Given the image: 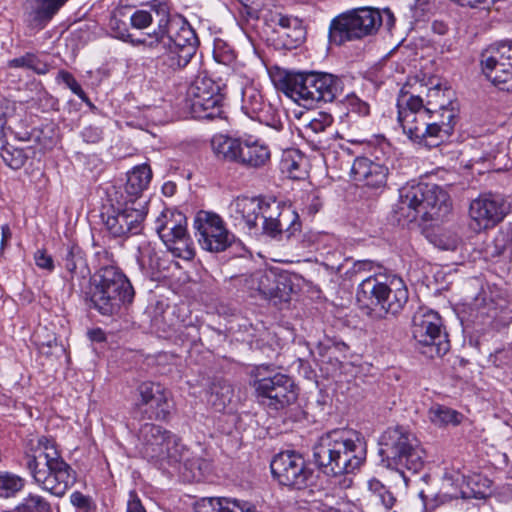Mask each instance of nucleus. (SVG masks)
I'll list each match as a JSON object with an SVG mask.
<instances>
[{"mask_svg":"<svg viewBox=\"0 0 512 512\" xmlns=\"http://www.w3.org/2000/svg\"><path fill=\"white\" fill-rule=\"evenodd\" d=\"M214 57L218 62H226L233 58L232 55H227V56L221 57L217 48H215V50H214Z\"/></svg>","mask_w":512,"mask_h":512,"instance_id":"nucleus-60","label":"nucleus"},{"mask_svg":"<svg viewBox=\"0 0 512 512\" xmlns=\"http://www.w3.org/2000/svg\"><path fill=\"white\" fill-rule=\"evenodd\" d=\"M281 167L291 179H301L306 174L305 159L295 150L284 153Z\"/></svg>","mask_w":512,"mask_h":512,"instance_id":"nucleus-38","label":"nucleus"},{"mask_svg":"<svg viewBox=\"0 0 512 512\" xmlns=\"http://www.w3.org/2000/svg\"><path fill=\"white\" fill-rule=\"evenodd\" d=\"M228 213L235 226L278 240H289L301 231L298 213L274 198L237 197L228 206Z\"/></svg>","mask_w":512,"mask_h":512,"instance_id":"nucleus-1","label":"nucleus"},{"mask_svg":"<svg viewBox=\"0 0 512 512\" xmlns=\"http://www.w3.org/2000/svg\"><path fill=\"white\" fill-rule=\"evenodd\" d=\"M180 14H172L170 6L162 0H152L142 8L135 10L130 16L131 26L142 30L155 23L156 28L148 34L149 41L156 40L171 27L172 21L181 18Z\"/></svg>","mask_w":512,"mask_h":512,"instance_id":"nucleus-21","label":"nucleus"},{"mask_svg":"<svg viewBox=\"0 0 512 512\" xmlns=\"http://www.w3.org/2000/svg\"><path fill=\"white\" fill-rule=\"evenodd\" d=\"M353 179L363 186L382 191L387 184L389 169L367 157H357L351 167Z\"/></svg>","mask_w":512,"mask_h":512,"instance_id":"nucleus-25","label":"nucleus"},{"mask_svg":"<svg viewBox=\"0 0 512 512\" xmlns=\"http://www.w3.org/2000/svg\"><path fill=\"white\" fill-rule=\"evenodd\" d=\"M12 237L10 227L5 224L1 226V249H4Z\"/></svg>","mask_w":512,"mask_h":512,"instance_id":"nucleus-56","label":"nucleus"},{"mask_svg":"<svg viewBox=\"0 0 512 512\" xmlns=\"http://www.w3.org/2000/svg\"><path fill=\"white\" fill-rule=\"evenodd\" d=\"M457 244H458V239H457V238H453V239L449 242V244H447V245L443 246V248H444V249H446V250H454V249H456Z\"/></svg>","mask_w":512,"mask_h":512,"instance_id":"nucleus-62","label":"nucleus"},{"mask_svg":"<svg viewBox=\"0 0 512 512\" xmlns=\"http://www.w3.org/2000/svg\"><path fill=\"white\" fill-rule=\"evenodd\" d=\"M487 493L484 490H474L470 487V483L467 484L466 489L461 490V498L463 499H484L486 498Z\"/></svg>","mask_w":512,"mask_h":512,"instance_id":"nucleus-55","label":"nucleus"},{"mask_svg":"<svg viewBox=\"0 0 512 512\" xmlns=\"http://www.w3.org/2000/svg\"><path fill=\"white\" fill-rule=\"evenodd\" d=\"M276 86L294 102L303 106L332 102L343 92V81L340 77L314 71H285L279 75Z\"/></svg>","mask_w":512,"mask_h":512,"instance_id":"nucleus-7","label":"nucleus"},{"mask_svg":"<svg viewBox=\"0 0 512 512\" xmlns=\"http://www.w3.org/2000/svg\"><path fill=\"white\" fill-rule=\"evenodd\" d=\"M70 502L77 512H96L97 506L90 496L75 491L70 495Z\"/></svg>","mask_w":512,"mask_h":512,"instance_id":"nucleus-47","label":"nucleus"},{"mask_svg":"<svg viewBox=\"0 0 512 512\" xmlns=\"http://www.w3.org/2000/svg\"><path fill=\"white\" fill-rule=\"evenodd\" d=\"M448 200V194L438 185L412 181L399 189L397 212L409 222L418 217L433 220L449 211Z\"/></svg>","mask_w":512,"mask_h":512,"instance_id":"nucleus-9","label":"nucleus"},{"mask_svg":"<svg viewBox=\"0 0 512 512\" xmlns=\"http://www.w3.org/2000/svg\"><path fill=\"white\" fill-rule=\"evenodd\" d=\"M126 512H147L134 491L129 494Z\"/></svg>","mask_w":512,"mask_h":512,"instance_id":"nucleus-54","label":"nucleus"},{"mask_svg":"<svg viewBox=\"0 0 512 512\" xmlns=\"http://www.w3.org/2000/svg\"><path fill=\"white\" fill-rule=\"evenodd\" d=\"M344 105L346 106L349 114H354L357 117L366 118L371 114L370 104L358 97L355 93L346 95Z\"/></svg>","mask_w":512,"mask_h":512,"instance_id":"nucleus-44","label":"nucleus"},{"mask_svg":"<svg viewBox=\"0 0 512 512\" xmlns=\"http://www.w3.org/2000/svg\"><path fill=\"white\" fill-rule=\"evenodd\" d=\"M348 346L341 340L325 336L317 344V350L320 356H328L329 359L336 357V352L344 353Z\"/></svg>","mask_w":512,"mask_h":512,"instance_id":"nucleus-43","label":"nucleus"},{"mask_svg":"<svg viewBox=\"0 0 512 512\" xmlns=\"http://www.w3.org/2000/svg\"><path fill=\"white\" fill-rule=\"evenodd\" d=\"M363 272H382L381 271V267L376 265L373 261H370V260H359V261H356L351 270L349 271V273H351V275H357V274H361Z\"/></svg>","mask_w":512,"mask_h":512,"instance_id":"nucleus-52","label":"nucleus"},{"mask_svg":"<svg viewBox=\"0 0 512 512\" xmlns=\"http://www.w3.org/2000/svg\"><path fill=\"white\" fill-rule=\"evenodd\" d=\"M313 462L323 474L337 477L353 474L365 463V437L351 429H334L322 434L313 446Z\"/></svg>","mask_w":512,"mask_h":512,"instance_id":"nucleus-2","label":"nucleus"},{"mask_svg":"<svg viewBox=\"0 0 512 512\" xmlns=\"http://www.w3.org/2000/svg\"><path fill=\"white\" fill-rule=\"evenodd\" d=\"M225 497L202 498L195 505V512H222Z\"/></svg>","mask_w":512,"mask_h":512,"instance_id":"nucleus-48","label":"nucleus"},{"mask_svg":"<svg viewBox=\"0 0 512 512\" xmlns=\"http://www.w3.org/2000/svg\"><path fill=\"white\" fill-rule=\"evenodd\" d=\"M271 161L270 147L261 139L245 135L242 142L238 166L245 169H261Z\"/></svg>","mask_w":512,"mask_h":512,"instance_id":"nucleus-28","label":"nucleus"},{"mask_svg":"<svg viewBox=\"0 0 512 512\" xmlns=\"http://www.w3.org/2000/svg\"><path fill=\"white\" fill-rule=\"evenodd\" d=\"M256 18L273 32L281 33L286 38L284 46L287 48L297 47L304 39V30L298 18L285 14L274 0H265L256 10Z\"/></svg>","mask_w":512,"mask_h":512,"instance_id":"nucleus-18","label":"nucleus"},{"mask_svg":"<svg viewBox=\"0 0 512 512\" xmlns=\"http://www.w3.org/2000/svg\"><path fill=\"white\" fill-rule=\"evenodd\" d=\"M222 512H255L254 506L249 502H240L235 499L225 498Z\"/></svg>","mask_w":512,"mask_h":512,"instance_id":"nucleus-50","label":"nucleus"},{"mask_svg":"<svg viewBox=\"0 0 512 512\" xmlns=\"http://www.w3.org/2000/svg\"><path fill=\"white\" fill-rule=\"evenodd\" d=\"M510 243V235L508 233L499 232L493 240V246L490 247V255L496 257L504 254Z\"/></svg>","mask_w":512,"mask_h":512,"instance_id":"nucleus-49","label":"nucleus"},{"mask_svg":"<svg viewBox=\"0 0 512 512\" xmlns=\"http://www.w3.org/2000/svg\"><path fill=\"white\" fill-rule=\"evenodd\" d=\"M68 1L69 0H36L38 5L33 12L32 25L39 29L44 28Z\"/></svg>","mask_w":512,"mask_h":512,"instance_id":"nucleus-35","label":"nucleus"},{"mask_svg":"<svg viewBox=\"0 0 512 512\" xmlns=\"http://www.w3.org/2000/svg\"><path fill=\"white\" fill-rule=\"evenodd\" d=\"M103 136V131L100 127L89 125L83 128L81 131V137L84 142L95 144L101 141Z\"/></svg>","mask_w":512,"mask_h":512,"instance_id":"nucleus-51","label":"nucleus"},{"mask_svg":"<svg viewBox=\"0 0 512 512\" xmlns=\"http://www.w3.org/2000/svg\"><path fill=\"white\" fill-rule=\"evenodd\" d=\"M193 227L200 247L208 252H223L235 241V236L228 230L224 220L214 212L199 211Z\"/></svg>","mask_w":512,"mask_h":512,"instance_id":"nucleus-15","label":"nucleus"},{"mask_svg":"<svg viewBox=\"0 0 512 512\" xmlns=\"http://www.w3.org/2000/svg\"><path fill=\"white\" fill-rule=\"evenodd\" d=\"M135 407L149 420H167L172 403L170 392L162 384L144 381L136 388Z\"/></svg>","mask_w":512,"mask_h":512,"instance_id":"nucleus-19","label":"nucleus"},{"mask_svg":"<svg viewBox=\"0 0 512 512\" xmlns=\"http://www.w3.org/2000/svg\"><path fill=\"white\" fill-rule=\"evenodd\" d=\"M88 335L89 338L95 342H104L106 340V335L100 328L89 331Z\"/></svg>","mask_w":512,"mask_h":512,"instance_id":"nucleus-58","label":"nucleus"},{"mask_svg":"<svg viewBox=\"0 0 512 512\" xmlns=\"http://www.w3.org/2000/svg\"><path fill=\"white\" fill-rule=\"evenodd\" d=\"M56 81L58 83H63L69 88L72 93L77 95L83 102L90 104V100L84 90L81 88L80 84L77 82L75 77L66 70H60L57 74Z\"/></svg>","mask_w":512,"mask_h":512,"instance_id":"nucleus-45","label":"nucleus"},{"mask_svg":"<svg viewBox=\"0 0 512 512\" xmlns=\"http://www.w3.org/2000/svg\"><path fill=\"white\" fill-rule=\"evenodd\" d=\"M147 201L136 203L125 200L123 203L103 206L101 219L106 231L114 238H126L142 231L147 215Z\"/></svg>","mask_w":512,"mask_h":512,"instance_id":"nucleus-12","label":"nucleus"},{"mask_svg":"<svg viewBox=\"0 0 512 512\" xmlns=\"http://www.w3.org/2000/svg\"><path fill=\"white\" fill-rule=\"evenodd\" d=\"M433 120L441 121V118H432L431 113H429V115L427 116V121H433Z\"/></svg>","mask_w":512,"mask_h":512,"instance_id":"nucleus-63","label":"nucleus"},{"mask_svg":"<svg viewBox=\"0 0 512 512\" xmlns=\"http://www.w3.org/2000/svg\"><path fill=\"white\" fill-rule=\"evenodd\" d=\"M34 260H35L36 265L39 268L48 270L49 272L53 271V269H54L53 258L50 255L46 254L45 251L38 250L35 253Z\"/></svg>","mask_w":512,"mask_h":512,"instance_id":"nucleus-53","label":"nucleus"},{"mask_svg":"<svg viewBox=\"0 0 512 512\" xmlns=\"http://www.w3.org/2000/svg\"><path fill=\"white\" fill-rule=\"evenodd\" d=\"M14 512H55L42 496L30 493L14 508Z\"/></svg>","mask_w":512,"mask_h":512,"instance_id":"nucleus-41","label":"nucleus"},{"mask_svg":"<svg viewBox=\"0 0 512 512\" xmlns=\"http://www.w3.org/2000/svg\"><path fill=\"white\" fill-rule=\"evenodd\" d=\"M430 421L439 427L447 425H459L463 419V415L458 411L444 405L434 404L428 411Z\"/></svg>","mask_w":512,"mask_h":512,"instance_id":"nucleus-37","label":"nucleus"},{"mask_svg":"<svg viewBox=\"0 0 512 512\" xmlns=\"http://www.w3.org/2000/svg\"><path fill=\"white\" fill-rule=\"evenodd\" d=\"M271 473L280 485L291 489H305L313 480V471L303 456L294 450L275 455L270 463Z\"/></svg>","mask_w":512,"mask_h":512,"instance_id":"nucleus-16","label":"nucleus"},{"mask_svg":"<svg viewBox=\"0 0 512 512\" xmlns=\"http://www.w3.org/2000/svg\"><path fill=\"white\" fill-rule=\"evenodd\" d=\"M299 133L314 151H321L328 147L329 138L326 129L333 124V117L326 112H317L315 116L305 119Z\"/></svg>","mask_w":512,"mask_h":512,"instance_id":"nucleus-27","label":"nucleus"},{"mask_svg":"<svg viewBox=\"0 0 512 512\" xmlns=\"http://www.w3.org/2000/svg\"><path fill=\"white\" fill-rule=\"evenodd\" d=\"M26 458L34 481L50 494L61 498L75 484L76 472L62 459L53 439L40 437L34 454Z\"/></svg>","mask_w":512,"mask_h":512,"instance_id":"nucleus-6","label":"nucleus"},{"mask_svg":"<svg viewBox=\"0 0 512 512\" xmlns=\"http://www.w3.org/2000/svg\"><path fill=\"white\" fill-rule=\"evenodd\" d=\"M234 397L233 386L222 378H215L209 386L207 402L216 410L223 411Z\"/></svg>","mask_w":512,"mask_h":512,"instance_id":"nucleus-34","label":"nucleus"},{"mask_svg":"<svg viewBox=\"0 0 512 512\" xmlns=\"http://www.w3.org/2000/svg\"><path fill=\"white\" fill-rule=\"evenodd\" d=\"M423 109L427 113H431L432 118H441L443 121H447L445 115L451 112L453 114V128L455 127L457 113L450 89L442 88L439 84L427 89L425 98L423 97Z\"/></svg>","mask_w":512,"mask_h":512,"instance_id":"nucleus-29","label":"nucleus"},{"mask_svg":"<svg viewBox=\"0 0 512 512\" xmlns=\"http://www.w3.org/2000/svg\"><path fill=\"white\" fill-rule=\"evenodd\" d=\"M412 336L421 353L430 358L441 357L450 349L442 319L433 310L418 309L412 318Z\"/></svg>","mask_w":512,"mask_h":512,"instance_id":"nucleus-11","label":"nucleus"},{"mask_svg":"<svg viewBox=\"0 0 512 512\" xmlns=\"http://www.w3.org/2000/svg\"><path fill=\"white\" fill-rule=\"evenodd\" d=\"M152 179V171L149 165L136 166L127 174L125 185L126 200H133L136 203L147 201L142 199V193L146 190Z\"/></svg>","mask_w":512,"mask_h":512,"instance_id":"nucleus-32","label":"nucleus"},{"mask_svg":"<svg viewBox=\"0 0 512 512\" xmlns=\"http://www.w3.org/2000/svg\"><path fill=\"white\" fill-rule=\"evenodd\" d=\"M6 119L0 116V157L13 170L21 169L29 158L32 148H19L5 140Z\"/></svg>","mask_w":512,"mask_h":512,"instance_id":"nucleus-33","label":"nucleus"},{"mask_svg":"<svg viewBox=\"0 0 512 512\" xmlns=\"http://www.w3.org/2000/svg\"><path fill=\"white\" fill-rule=\"evenodd\" d=\"M187 101L194 118H224L222 85L206 74H199L192 81L187 90Z\"/></svg>","mask_w":512,"mask_h":512,"instance_id":"nucleus-13","label":"nucleus"},{"mask_svg":"<svg viewBox=\"0 0 512 512\" xmlns=\"http://www.w3.org/2000/svg\"><path fill=\"white\" fill-rule=\"evenodd\" d=\"M9 67L27 68L39 75L46 74L49 71L48 64L34 53H26L23 56L10 60Z\"/></svg>","mask_w":512,"mask_h":512,"instance_id":"nucleus-40","label":"nucleus"},{"mask_svg":"<svg viewBox=\"0 0 512 512\" xmlns=\"http://www.w3.org/2000/svg\"><path fill=\"white\" fill-rule=\"evenodd\" d=\"M141 442V452L149 459H161L165 457L175 458L170 452L171 443L176 444V436L163 427L145 423L138 434Z\"/></svg>","mask_w":512,"mask_h":512,"instance_id":"nucleus-24","label":"nucleus"},{"mask_svg":"<svg viewBox=\"0 0 512 512\" xmlns=\"http://www.w3.org/2000/svg\"><path fill=\"white\" fill-rule=\"evenodd\" d=\"M507 213L506 201L500 195L492 193L479 195L469 206L471 227L477 232L495 227Z\"/></svg>","mask_w":512,"mask_h":512,"instance_id":"nucleus-20","label":"nucleus"},{"mask_svg":"<svg viewBox=\"0 0 512 512\" xmlns=\"http://www.w3.org/2000/svg\"><path fill=\"white\" fill-rule=\"evenodd\" d=\"M243 138L216 134L211 139V149L218 160L238 165Z\"/></svg>","mask_w":512,"mask_h":512,"instance_id":"nucleus-31","label":"nucleus"},{"mask_svg":"<svg viewBox=\"0 0 512 512\" xmlns=\"http://www.w3.org/2000/svg\"><path fill=\"white\" fill-rule=\"evenodd\" d=\"M392 273L374 272L364 277L357 287L356 298L359 303L379 309Z\"/></svg>","mask_w":512,"mask_h":512,"instance_id":"nucleus-26","label":"nucleus"},{"mask_svg":"<svg viewBox=\"0 0 512 512\" xmlns=\"http://www.w3.org/2000/svg\"><path fill=\"white\" fill-rule=\"evenodd\" d=\"M168 188H169V186H168V185H165V186H164V188H163V189H164V193H165V194H168V191H167V190H168Z\"/></svg>","mask_w":512,"mask_h":512,"instance_id":"nucleus-64","label":"nucleus"},{"mask_svg":"<svg viewBox=\"0 0 512 512\" xmlns=\"http://www.w3.org/2000/svg\"><path fill=\"white\" fill-rule=\"evenodd\" d=\"M382 21L379 10L369 7L343 12L332 19L329 26V40L335 45L360 40L374 34Z\"/></svg>","mask_w":512,"mask_h":512,"instance_id":"nucleus-10","label":"nucleus"},{"mask_svg":"<svg viewBox=\"0 0 512 512\" xmlns=\"http://www.w3.org/2000/svg\"><path fill=\"white\" fill-rule=\"evenodd\" d=\"M398 122L407 137L425 147H437L453 133V114L445 115L447 121H427V113L423 109V97L408 95L401 90L397 100Z\"/></svg>","mask_w":512,"mask_h":512,"instance_id":"nucleus-5","label":"nucleus"},{"mask_svg":"<svg viewBox=\"0 0 512 512\" xmlns=\"http://www.w3.org/2000/svg\"><path fill=\"white\" fill-rule=\"evenodd\" d=\"M384 15L387 17V26L391 27L394 24V16L390 10H384Z\"/></svg>","mask_w":512,"mask_h":512,"instance_id":"nucleus-61","label":"nucleus"},{"mask_svg":"<svg viewBox=\"0 0 512 512\" xmlns=\"http://www.w3.org/2000/svg\"><path fill=\"white\" fill-rule=\"evenodd\" d=\"M265 104L263 97L255 87L246 86L242 90L241 109L251 119H260Z\"/></svg>","mask_w":512,"mask_h":512,"instance_id":"nucleus-36","label":"nucleus"},{"mask_svg":"<svg viewBox=\"0 0 512 512\" xmlns=\"http://www.w3.org/2000/svg\"><path fill=\"white\" fill-rule=\"evenodd\" d=\"M99 268L88 292L85 301L89 308L95 309L103 316L118 314L123 306L130 305L135 296L134 288L121 271L110 259L107 251L97 252Z\"/></svg>","mask_w":512,"mask_h":512,"instance_id":"nucleus-4","label":"nucleus"},{"mask_svg":"<svg viewBox=\"0 0 512 512\" xmlns=\"http://www.w3.org/2000/svg\"><path fill=\"white\" fill-rule=\"evenodd\" d=\"M22 478L12 474H0V495L9 497L23 487Z\"/></svg>","mask_w":512,"mask_h":512,"instance_id":"nucleus-46","label":"nucleus"},{"mask_svg":"<svg viewBox=\"0 0 512 512\" xmlns=\"http://www.w3.org/2000/svg\"><path fill=\"white\" fill-rule=\"evenodd\" d=\"M431 29L438 35H444L448 31V26L442 21L435 20L431 25Z\"/></svg>","mask_w":512,"mask_h":512,"instance_id":"nucleus-57","label":"nucleus"},{"mask_svg":"<svg viewBox=\"0 0 512 512\" xmlns=\"http://www.w3.org/2000/svg\"><path fill=\"white\" fill-rule=\"evenodd\" d=\"M277 275L272 270H258L250 276L249 286L266 298L267 294L271 293V287L275 283Z\"/></svg>","mask_w":512,"mask_h":512,"instance_id":"nucleus-39","label":"nucleus"},{"mask_svg":"<svg viewBox=\"0 0 512 512\" xmlns=\"http://www.w3.org/2000/svg\"><path fill=\"white\" fill-rule=\"evenodd\" d=\"M387 288L383 300L380 303L379 311L385 315L390 314L396 316L403 310L408 302V289L402 278L395 274H393Z\"/></svg>","mask_w":512,"mask_h":512,"instance_id":"nucleus-30","label":"nucleus"},{"mask_svg":"<svg viewBox=\"0 0 512 512\" xmlns=\"http://www.w3.org/2000/svg\"><path fill=\"white\" fill-rule=\"evenodd\" d=\"M186 222L184 214L169 210L162 212L156 220L155 230L159 237L177 256H181V251L188 246Z\"/></svg>","mask_w":512,"mask_h":512,"instance_id":"nucleus-22","label":"nucleus"},{"mask_svg":"<svg viewBox=\"0 0 512 512\" xmlns=\"http://www.w3.org/2000/svg\"><path fill=\"white\" fill-rule=\"evenodd\" d=\"M291 281L285 275H277V279L271 287V293H268L266 299L274 302V304L288 302L292 293Z\"/></svg>","mask_w":512,"mask_h":512,"instance_id":"nucleus-42","label":"nucleus"},{"mask_svg":"<svg viewBox=\"0 0 512 512\" xmlns=\"http://www.w3.org/2000/svg\"><path fill=\"white\" fill-rule=\"evenodd\" d=\"M481 67L494 86L512 92V42H500L483 51Z\"/></svg>","mask_w":512,"mask_h":512,"instance_id":"nucleus-17","label":"nucleus"},{"mask_svg":"<svg viewBox=\"0 0 512 512\" xmlns=\"http://www.w3.org/2000/svg\"><path fill=\"white\" fill-rule=\"evenodd\" d=\"M115 37L158 48L160 54L156 57L155 68L157 74L165 78L185 68L195 55L199 44L194 29L183 16L172 21L171 27L156 40L148 41L144 38L134 41L126 28L115 32Z\"/></svg>","mask_w":512,"mask_h":512,"instance_id":"nucleus-3","label":"nucleus"},{"mask_svg":"<svg viewBox=\"0 0 512 512\" xmlns=\"http://www.w3.org/2000/svg\"><path fill=\"white\" fill-rule=\"evenodd\" d=\"M60 266L64 269L63 279L72 292H82L84 284L90 281V269L85 253L76 244L67 245L62 252Z\"/></svg>","mask_w":512,"mask_h":512,"instance_id":"nucleus-23","label":"nucleus"},{"mask_svg":"<svg viewBox=\"0 0 512 512\" xmlns=\"http://www.w3.org/2000/svg\"><path fill=\"white\" fill-rule=\"evenodd\" d=\"M382 502L383 504L386 506V508H392L396 499L395 497L393 496V494L389 491H385L382 496Z\"/></svg>","mask_w":512,"mask_h":512,"instance_id":"nucleus-59","label":"nucleus"},{"mask_svg":"<svg viewBox=\"0 0 512 512\" xmlns=\"http://www.w3.org/2000/svg\"><path fill=\"white\" fill-rule=\"evenodd\" d=\"M253 387L257 402L268 410H283L297 400L294 381L283 373L257 378Z\"/></svg>","mask_w":512,"mask_h":512,"instance_id":"nucleus-14","label":"nucleus"},{"mask_svg":"<svg viewBox=\"0 0 512 512\" xmlns=\"http://www.w3.org/2000/svg\"><path fill=\"white\" fill-rule=\"evenodd\" d=\"M383 466L401 474L404 471L418 473L425 463V451L417 437L403 426L387 428L379 439Z\"/></svg>","mask_w":512,"mask_h":512,"instance_id":"nucleus-8","label":"nucleus"}]
</instances>
